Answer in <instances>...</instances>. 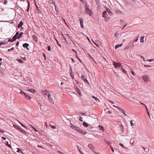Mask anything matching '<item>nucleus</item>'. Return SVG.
Returning a JSON list of instances; mask_svg holds the SVG:
<instances>
[{"label":"nucleus","mask_w":154,"mask_h":154,"mask_svg":"<svg viewBox=\"0 0 154 154\" xmlns=\"http://www.w3.org/2000/svg\"><path fill=\"white\" fill-rule=\"evenodd\" d=\"M69 127L75 131H76L78 132L80 131L79 130L80 129V128L79 127L73 125L71 123H70Z\"/></svg>","instance_id":"obj_1"},{"label":"nucleus","mask_w":154,"mask_h":154,"mask_svg":"<svg viewBox=\"0 0 154 154\" xmlns=\"http://www.w3.org/2000/svg\"><path fill=\"white\" fill-rule=\"evenodd\" d=\"M86 8V13L88 15L90 16H91L92 14V13L91 11L88 8V7H85Z\"/></svg>","instance_id":"obj_2"},{"label":"nucleus","mask_w":154,"mask_h":154,"mask_svg":"<svg viewBox=\"0 0 154 154\" xmlns=\"http://www.w3.org/2000/svg\"><path fill=\"white\" fill-rule=\"evenodd\" d=\"M131 42L130 41L126 46L125 48V49L128 50V49H132L131 47Z\"/></svg>","instance_id":"obj_3"},{"label":"nucleus","mask_w":154,"mask_h":154,"mask_svg":"<svg viewBox=\"0 0 154 154\" xmlns=\"http://www.w3.org/2000/svg\"><path fill=\"white\" fill-rule=\"evenodd\" d=\"M112 63L113 65L114 66L115 68L120 67L121 66V64L120 63H118L115 62H113Z\"/></svg>","instance_id":"obj_4"},{"label":"nucleus","mask_w":154,"mask_h":154,"mask_svg":"<svg viewBox=\"0 0 154 154\" xmlns=\"http://www.w3.org/2000/svg\"><path fill=\"white\" fill-rule=\"evenodd\" d=\"M88 147L93 153H95L94 147L92 144H89L88 145Z\"/></svg>","instance_id":"obj_5"},{"label":"nucleus","mask_w":154,"mask_h":154,"mask_svg":"<svg viewBox=\"0 0 154 154\" xmlns=\"http://www.w3.org/2000/svg\"><path fill=\"white\" fill-rule=\"evenodd\" d=\"M113 106L114 107H116L118 109H119V112H121V113H123L125 116H126V114L125 113V112L122 109L116 106H115V105H114Z\"/></svg>","instance_id":"obj_6"},{"label":"nucleus","mask_w":154,"mask_h":154,"mask_svg":"<svg viewBox=\"0 0 154 154\" xmlns=\"http://www.w3.org/2000/svg\"><path fill=\"white\" fill-rule=\"evenodd\" d=\"M42 93L45 95H47L48 97V94H51L49 92V91L47 90L45 91H42Z\"/></svg>","instance_id":"obj_7"},{"label":"nucleus","mask_w":154,"mask_h":154,"mask_svg":"<svg viewBox=\"0 0 154 154\" xmlns=\"http://www.w3.org/2000/svg\"><path fill=\"white\" fill-rule=\"evenodd\" d=\"M148 77L147 75H144L142 77L143 79L146 82H147L148 81Z\"/></svg>","instance_id":"obj_8"},{"label":"nucleus","mask_w":154,"mask_h":154,"mask_svg":"<svg viewBox=\"0 0 154 154\" xmlns=\"http://www.w3.org/2000/svg\"><path fill=\"white\" fill-rule=\"evenodd\" d=\"M107 11H106H106H104L103 12V13H102V17H104L105 18V20L106 21H107V20H108V18H106V17H105V15L107 13Z\"/></svg>","instance_id":"obj_9"},{"label":"nucleus","mask_w":154,"mask_h":154,"mask_svg":"<svg viewBox=\"0 0 154 154\" xmlns=\"http://www.w3.org/2000/svg\"><path fill=\"white\" fill-rule=\"evenodd\" d=\"M106 10L107 12L108 13L109 15L110 16H112L113 15L112 13L109 8H107L106 9Z\"/></svg>","instance_id":"obj_10"},{"label":"nucleus","mask_w":154,"mask_h":154,"mask_svg":"<svg viewBox=\"0 0 154 154\" xmlns=\"http://www.w3.org/2000/svg\"><path fill=\"white\" fill-rule=\"evenodd\" d=\"M81 79H82L85 82H87L88 84H89L88 82V81L87 79L85 78L84 76V75H82L81 76Z\"/></svg>","instance_id":"obj_11"},{"label":"nucleus","mask_w":154,"mask_h":154,"mask_svg":"<svg viewBox=\"0 0 154 154\" xmlns=\"http://www.w3.org/2000/svg\"><path fill=\"white\" fill-rule=\"evenodd\" d=\"M23 22L22 21H21L20 23L18 24L17 26L18 28H21V29H23V28L22 27L23 25Z\"/></svg>","instance_id":"obj_12"},{"label":"nucleus","mask_w":154,"mask_h":154,"mask_svg":"<svg viewBox=\"0 0 154 154\" xmlns=\"http://www.w3.org/2000/svg\"><path fill=\"white\" fill-rule=\"evenodd\" d=\"M51 94H48V98L49 99V100L52 103H53L54 104V101H53L52 99L51 98Z\"/></svg>","instance_id":"obj_13"},{"label":"nucleus","mask_w":154,"mask_h":154,"mask_svg":"<svg viewBox=\"0 0 154 154\" xmlns=\"http://www.w3.org/2000/svg\"><path fill=\"white\" fill-rule=\"evenodd\" d=\"M23 46L24 48H26L28 50H29V48L27 47L28 46H29V44H28L27 43H24L23 44Z\"/></svg>","instance_id":"obj_14"},{"label":"nucleus","mask_w":154,"mask_h":154,"mask_svg":"<svg viewBox=\"0 0 154 154\" xmlns=\"http://www.w3.org/2000/svg\"><path fill=\"white\" fill-rule=\"evenodd\" d=\"M79 131H79L78 132L80 133L81 134H82L85 135L87 133V132H85V131H83L81 129Z\"/></svg>","instance_id":"obj_15"},{"label":"nucleus","mask_w":154,"mask_h":154,"mask_svg":"<svg viewBox=\"0 0 154 154\" xmlns=\"http://www.w3.org/2000/svg\"><path fill=\"white\" fill-rule=\"evenodd\" d=\"M25 98L26 99H28L29 100H30L32 97H31L28 94H27L25 96Z\"/></svg>","instance_id":"obj_16"},{"label":"nucleus","mask_w":154,"mask_h":154,"mask_svg":"<svg viewBox=\"0 0 154 154\" xmlns=\"http://www.w3.org/2000/svg\"><path fill=\"white\" fill-rule=\"evenodd\" d=\"M75 90L76 92H77L78 94L81 96V92L79 90V88H78L77 87H76L75 88Z\"/></svg>","instance_id":"obj_17"},{"label":"nucleus","mask_w":154,"mask_h":154,"mask_svg":"<svg viewBox=\"0 0 154 154\" xmlns=\"http://www.w3.org/2000/svg\"><path fill=\"white\" fill-rule=\"evenodd\" d=\"M18 122L22 127H23V128H24L27 130H28V128L26 127L25 125H23L22 123H21L19 121H18Z\"/></svg>","instance_id":"obj_18"},{"label":"nucleus","mask_w":154,"mask_h":154,"mask_svg":"<svg viewBox=\"0 0 154 154\" xmlns=\"http://www.w3.org/2000/svg\"><path fill=\"white\" fill-rule=\"evenodd\" d=\"M98 128H99L100 130L102 131H104V127L100 125H99L98 126Z\"/></svg>","instance_id":"obj_19"},{"label":"nucleus","mask_w":154,"mask_h":154,"mask_svg":"<svg viewBox=\"0 0 154 154\" xmlns=\"http://www.w3.org/2000/svg\"><path fill=\"white\" fill-rule=\"evenodd\" d=\"M28 91L32 93H34L36 92L35 90L33 89L30 88L29 90Z\"/></svg>","instance_id":"obj_20"},{"label":"nucleus","mask_w":154,"mask_h":154,"mask_svg":"<svg viewBox=\"0 0 154 154\" xmlns=\"http://www.w3.org/2000/svg\"><path fill=\"white\" fill-rule=\"evenodd\" d=\"M144 36H141L140 37V42L141 43H143L144 42Z\"/></svg>","instance_id":"obj_21"},{"label":"nucleus","mask_w":154,"mask_h":154,"mask_svg":"<svg viewBox=\"0 0 154 154\" xmlns=\"http://www.w3.org/2000/svg\"><path fill=\"white\" fill-rule=\"evenodd\" d=\"M35 6H36V9L37 10L38 12V13H39V14H41V11H40V10L38 8V7L37 5L36 4H35Z\"/></svg>","instance_id":"obj_22"},{"label":"nucleus","mask_w":154,"mask_h":154,"mask_svg":"<svg viewBox=\"0 0 154 154\" xmlns=\"http://www.w3.org/2000/svg\"><path fill=\"white\" fill-rule=\"evenodd\" d=\"M32 38H33L35 42H37L38 41V40L37 39V38H36V35H32Z\"/></svg>","instance_id":"obj_23"},{"label":"nucleus","mask_w":154,"mask_h":154,"mask_svg":"<svg viewBox=\"0 0 154 154\" xmlns=\"http://www.w3.org/2000/svg\"><path fill=\"white\" fill-rule=\"evenodd\" d=\"M122 45V44H118L117 45H116V46H115V49H117L118 48L121 47Z\"/></svg>","instance_id":"obj_24"},{"label":"nucleus","mask_w":154,"mask_h":154,"mask_svg":"<svg viewBox=\"0 0 154 154\" xmlns=\"http://www.w3.org/2000/svg\"><path fill=\"white\" fill-rule=\"evenodd\" d=\"M83 20H82V19H81L80 20V25H81V27L82 28H83Z\"/></svg>","instance_id":"obj_25"},{"label":"nucleus","mask_w":154,"mask_h":154,"mask_svg":"<svg viewBox=\"0 0 154 154\" xmlns=\"http://www.w3.org/2000/svg\"><path fill=\"white\" fill-rule=\"evenodd\" d=\"M27 2H28V8L26 10V11L27 12H28L29 11V7H30V3H29V2L28 1H27Z\"/></svg>","instance_id":"obj_26"},{"label":"nucleus","mask_w":154,"mask_h":154,"mask_svg":"<svg viewBox=\"0 0 154 154\" xmlns=\"http://www.w3.org/2000/svg\"><path fill=\"white\" fill-rule=\"evenodd\" d=\"M14 127L16 129L18 130H21V128H20V127H19L18 126L14 125Z\"/></svg>","instance_id":"obj_27"},{"label":"nucleus","mask_w":154,"mask_h":154,"mask_svg":"<svg viewBox=\"0 0 154 154\" xmlns=\"http://www.w3.org/2000/svg\"><path fill=\"white\" fill-rule=\"evenodd\" d=\"M83 124L84 126H85L86 127H88V124L85 122H83Z\"/></svg>","instance_id":"obj_28"},{"label":"nucleus","mask_w":154,"mask_h":154,"mask_svg":"<svg viewBox=\"0 0 154 154\" xmlns=\"http://www.w3.org/2000/svg\"><path fill=\"white\" fill-rule=\"evenodd\" d=\"M92 97L96 101H97L98 100V101L99 102H100V101L99 100L98 98H97V97H95L94 96H92Z\"/></svg>","instance_id":"obj_29"},{"label":"nucleus","mask_w":154,"mask_h":154,"mask_svg":"<svg viewBox=\"0 0 154 154\" xmlns=\"http://www.w3.org/2000/svg\"><path fill=\"white\" fill-rule=\"evenodd\" d=\"M54 39H55V40H56V41L57 42V45L60 47L61 48V47H62V46L61 45H60L59 43L58 42V40L55 38H54Z\"/></svg>","instance_id":"obj_30"},{"label":"nucleus","mask_w":154,"mask_h":154,"mask_svg":"<svg viewBox=\"0 0 154 154\" xmlns=\"http://www.w3.org/2000/svg\"><path fill=\"white\" fill-rule=\"evenodd\" d=\"M23 32H20V34L18 35V39H19V38H20L21 37V36L23 35Z\"/></svg>","instance_id":"obj_31"},{"label":"nucleus","mask_w":154,"mask_h":154,"mask_svg":"<svg viewBox=\"0 0 154 154\" xmlns=\"http://www.w3.org/2000/svg\"><path fill=\"white\" fill-rule=\"evenodd\" d=\"M19 131H21L23 133H24L25 134H26V131L23 130V129H22L21 128V130H19Z\"/></svg>","instance_id":"obj_32"},{"label":"nucleus","mask_w":154,"mask_h":154,"mask_svg":"<svg viewBox=\"0 0 154 154\" xmlns=\"http://www.w3.org/2000/svg\"><path fill=\"white\" fill-rule=\"evenodd\" d=\"M17 61L21 63H23V61L21 59H18Z\"/></svg>","instance_id":"obj_33"},{"label":"nucleus","mask_w":154,"mask_h":154,"mask_svg":"<svg viewBox=\"0 0 154 154\" xmlns=\"http://www.w3.org/2000/svg\"><path fill=\"white\" fill-rule=\"evenodd\" d=\"M6 145H7L9 147V148H12L11 146V145L10 144H8V142H7V143H6Z\"/></svg>","instance_id":"obj_34"},{"label":"nucleus","mask_w":154,"mask_h":154,"mask_svg":"<svg viewBox=\"0 0 154 154\" xmlns=\"http://www.w3.org/2000/svg\"><path fill=\"white\" fill-rule=\"evenodd\" d=\"M17 152H21V149L19 148H17Z\"/></svg>","instance_id":"obj_35"},{"label":"nucleus","mask_w":154,"mask_h":154,"mask_svg":"<svg viewBox=\"0 0 154 154\" xmlns=\"http://www.w3.org/2000/svg\"><path fill=\"white\" fill-rule=\"evenodd\" d=\"M87 54L88 55V56L91 58V59L93 60H94L93 58L88 53H87Z\"/></svg>","instance_id":"obj_36"},{"label":"nucleus","mask_w":154,"mask_h":154,"mask_svg":"<svg viewBox=\"0 0 154 154\" xmlns=\"http://www.w3.org/2000/svg\"><path fill=\"white\" fill-rule=\"evenodd\" d=\"M119 144L120 146H121L122 148L125 149V148L124 147L123 145L121 143H119Z\"/></svg>","instance_id":"obj_37"},{"label":"nucleus","mask_w":154,"mask_h":154,"mask_svg":"<svg viewBox=\"0 0 154 154\" xmlns=\"http://www.w3.org/2000/svg\"><path fill=\"white\" fill-rule=\"evenodd\" d=\"M130 123L131 124V126H132L133 128L134 127V124L133 123L132 121V120L130 121Z\"/></svg>","instance_id":"obj_38"},{"label":"nucleus","mask_w":154,"mask_h":154,"mask_svg":"<svg viewBox=\"0 0 154 154\" xmlns=\"http://www.w3.org/2000/svg\"><path fill=\"white\" fill-rule=\"evenodd\" d=\"M122 72H123V73H124L125 74L126 73V71L124 69H123V68L122 67Z\"/></svg>","instance_id":"obj_39"},{"label":"nucleus","mask_w":154,"mask_h":154,"mask_svg":"<svg viewBox=\"0 0 154 154\" xmlns=\"http://www.w3.org/2000/svg\"><path fill=\"white\" fill-rule=\"evenodd\" d=\"M17 38V37H16L14 35L13 37V41H15Z\"/></svg>","instance_id":"obj_40"},{"label":"nucleus","mask_w":154,"mask_h":154,"mask_svg":"<svg viewBox=\"0 0 154 154\" xmlns=\"http://www.w3.org/2000/svg\"><path fill=\"white\" fill-rule=\"evenodd\" d=\"M48 50L49 51H51V48L50 46H48Z\"/></svg>","instance_id":"obj_41"},{"label":"nucleus","mask_w":154,"mask_h":154,"mask_svg":"<svg viewBox=\"0 0 154 154\" xmlns=\"http://www.w3.org/2000/svg\"><path fill=\"white\" fill-rule=\"evenodd\" d=\"M70 75H71V76L72 77V79H74V75L72 74L71 72H70Z\"/></svg>","instance_id":"obj_42"},{"label":"nucleus","mask_w":154,"mask_h":154,"mask_svg":"<svg viewBox=\"0 0 154 154\" xmlns=\"http://www.w3.org/2000/svg\"><path fill=\"white\" fill-rule=\"evenodd\" d=\"M2 45H5L8 42H1Z\"/></svg>","instance_id":"obj_43"},{"label":"nucleus","mask_w":154,"mask_h":154,"mask_svg":"<svg viewBox=\"0 0 154 154\" xmlns=\"http://www.w3.org/2000/svg\"><path fill=\"white\" fill-rule=\"evenodd\" d=\"M37 102L38 103V105L39 106H40V108L41 109V107H42V105H41V103L40 102H39L38 101H37Z\"/></svg>","instance_id":"obj_44"},{"label":"nucleus","mask_w":154,"mask_h":154,"mask_svg":"<svg viewBox=\"0 0 154 154\" xmlns=\"http://www.w3.org/2000/svg\"><path fill=\"white\" fill-rule=\"evenodd\" d=\"M79 120L81 122H82L83 121V119L82 118V117L80 116L79 117Z\"/></svg>","instance_id":"obj_45"},{"label":"nucleus","mask_w":154,"mask_h":154,"mask_svg":"<svg viewBox=\"0 0 154 154\" xmlns=\"http://www.w3.org/2000/svg\"><path fill=\"white\" fill-rule=\"evenodd\" d=\"M8 1L7 0H4L3 3L5 5H6Z\"/></svg>","instance_id":"obj_46"},{"label":"nucleus","mask_w":154,"mask_h":154,"mask_svg":"<svg viewBox=\"0 0 154 154\" xmlns=\"http://www.w3.org/2000/svg\"><path fill=\"white\" fill-rule=\"evenodd\" d=\"M147 61H149V62H151L153 61H154V59H152L149 60H147Z\"/></svg>","instance_id":"obj_47"},{"label":"nucleus","mask_w":154,"mask_h":154,"mask_svg":"<svg viewBox=\"0 0 154 154\" xmlns=\"http://www.w3.org/2000/svg\"><path fill=\"white\" fill-rule=\"evenodd\" d=\"M5 132V131H4L2 129H0V132L2 133H4Z\"/></svg>","instance_id":"obj_48"},{"label":"nucleus","mask_w":154,"mask_h":154,"mask_svg":"<svg viewBox=\"0 0 154 154\" xmlns=\"http://www.w3.org/2000/svg\"><path fill=\"white\" fill-rule=\"evenodd\" d=\"M52 2H53L52 3V4H53L55 6V10L56 11V5H55V2H54L53 1H52Z\"/></svg>","instance_id":"obj_49"},{"label":"nucleus","mask_w":154,"mask_h":154,"mask_svg":"<svg viewBox=\"0 0 154 154\" xmlns=\"http://www.w3.org/2000/svg\"><path fill=\"white\" fill-rule=\"evenodd\" d=\"M8 41L10 42H13L14 41H13V39H9L8 40Z\"/></svg>","instance_id":"obj_50"},{"label":"nucleus","mask_w":154,"mask_h":154,"mask_svg":"<svg viewBox=\"0 0 154 154\" xmlns=\"http://www.w3.org/2000/svg\"><path fill=\"white\" fill-rule=\"evenodd\" d=\"M110 146L112 152H114V150L113 149V148L112 147L111 145H110Z\"/></svg>","instance_id":"obj_51"},{"label":"nucleus","mask_w":154,"mask_h":154,"mask_svg":"<svg viewBox=\"0 0 154 154\" xmlns=\"http://www.w3.org/2000/svg\"><path fill=\"white\" fill-rule=\"evenodd\" d=\"M134 42H133L132 43H131V47H132V49L133 48H134V45L133 43H134Z\"/></svg>","instance_id":"obj_52"},{"label":"nucleus","mask_w":154,"mask_h":154,"mask_svg":"<svg viewBox=\"0 0 154 154\" xmlns=\"http://www.w3.org/2000/svg\"><path fill=\"white\" fill-rule=\"evenodd\" d=\"M140 58L141 59H143L144 61H145V59H144V57H143L142 56H140Z\"/></svg>","instance_id":"obj_53"},{"label":"nucleus","mask_w":154,"mask_h":154,"mask_svg":"<svg viewBox=\"0 0 154 154\" xmlns=\"http://www.w3.org/2000/svg\"><path fill=\"white\" fill-rule=\"evenodd\" d=\"M58 152L60 154H64V153L62 152H60V151H58Z\"/></svg>","instance_id":"obj_54"},{"label":"nucleus","mask_w":154,"mask_h":154,"mask_svg":"<svg viewBox=\"0 0 154 154\" xmlns=\"http://www.w3.org/2000/svg\"><path fill=\"white\" fill-rule=\"evenodd\" d=\"M43 56H44V57L45 58V59H46V55L44 53H43Z\"/></svg>","instance_id":"obj_55"},{"label":"nucleus","mask_w":154,"mask_h":154,"mask_svg":"<svg viewBox=\"0 0 154 154\" xmlns=\"http://www.w3.org/2000/svg\"><path fill=\"white\" fill-rule=\"evenodd\" d=\"M145 107L146 109V111L147 112L148 111V108L147 107V106L145 105Z\"/></svg>","instance_id":"obj_56"},{"label":"nucleus","mask_w":154,"mask_h":154,"mask_svg":"<svg viewBox=\"0 0 154 154\" xmlns=\"http://www.w3.org/2000/svg\"><path fill=\"white\" fill-rule=\"evenodd\" d=\"M127 25V24H126L125 25H124L123 27L122 28V29H124L125 28V27Z\"/></svg>","instance_id":"obj_57"},{"label":"nucleus","mask_w":154,"mask_h":154,"mask_svg":"<svg viewBox=\"0 0 154 154\" xmlns=\"http://www.w3.org/2000/svg\"><path fill=\"white\" fill-rule=\"evenodd\" d=\"M51 127L53 129H55L56 128V126H51Z\"/></svg>","instance_id":"obj_58"},{"label":"nucleus","mask_w":154,"mask_h":154,"mask_svg":"<svg viewBox=\"0 0 154 154\" xmlns=\"http://www.w3.org/2000/svg\"><path fill=\"white\" fill-rule=\"evenodd\" d=\"M20 93H21V94H23V93H24V92L23 91H22L20 89Z\"/></svg>","instance_id":"obj_59"},{"label":"nucleus","mask_w":154,"mask_h":154,"mask_svg":"<svg viewBox=\"0 0 154 154\" xmlns=\"http://www.w3.org/2000/svg\"><path fill=\"white\" fill-rule=\"evenodd\" d=\"M37 147H40V148H43V147H42V146H41L40 145H38Z\"/></svg>","instance_id":"obj_60"},{"label":"nucleus","mask_w":154,"mask_h":154,"mask_svg":"<svg viewBox=\"0 0 154 154\" xmlns=\"http://www.w3.org/2000/svg\"><path fill=\"white\" fill-rule=\"evenodd\" d=\"M23 93V94H23V95L25 96L27 94L26 93H25V92H24V93Z\"/></svg>","instance_id":"obj_61"},{"label":"nucleus","mask_w":154,"mask_h":154,"mask_svg":"<svg viewBox=\"0 0 154 154\" xmlns=\"http://www.w3.org/2000/svg\"><path fill=\"white\" fill-rule=\"evenodd\" d=\"M115 37H116L117 38L118 35L116 33L115 34Z\"/></svg>","instance_id":"obj_62"},{"label":"nucleus","mask_w":154,"mask_h":154,"mask_svg":"<svg viewBox=\"0 0 154 154\" xmlns=\"http://www.w3.org/2000/svg\"><path fill=\"white\" fill-rule=\"evenodd\" d=\"M131 73L134 76L135 74L133 71H131Z\"/></svg>","instance_id":"obj_63"},{"label":"nucleus","mask_w":154,"mask_h":154,"mask_svg":"<svg viewBox=\"0 0 154 154\" xmlns=\"http://www.w3.org/2000/svg\"><path fill=\"white\" fill-rule=\"evenodd\" d=\"M19 32H16V33L15 35H19Z\"/></svg>","instance_id":"obj_64"}]
</instances>
